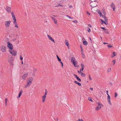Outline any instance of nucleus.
Instances as JSON below:
<instances>
[{
  "mask_svg": "<svg viewBox=\"0 0 121 121\" xmlns=\"http://www.w3.org/2000/svg\"><path fill=\"white\" fill-rule=\"evenodd\" d=\"M33 80V78L32 77H30L28 78L26 81V84L24 88H26L30 86L32 84Z\"/></svg>",
  "mask_w": 121,
  "mask_h": 121,
  "instance_id": "nucleus-1",
  "label": "nucleus"
},
{
  "mask_svg": "<svg viewBox=\"0 0 121 121\" xmlns=\"http://www.w3.org/2000/svg\"><path fill=\"white\" fill-rule=\"evenodd\" d=\"M11 22L9 20L5 21L4 22V24L5 27L6 28H8L10 27Z\"/></svg>",
  "mask_w": 121,
  "mask_h": 121,
  "instance_id": "nucleus-2",
  "label": "nucleus"
},
{
  "mask_svg": "<svg viewBox=\"0 0 121 121\" xmlns=\"http://www.w3.org/2000/svg\"><path fill=\"white\" fill-rule=\"evenodd\" d=\"M9 53L13 56H15L17 54V51L13 49L11 50H9Z\"/></svg>",
  "mask_w": 121,
  "mask_h": 121,
  "instance_id": "nucleus-3",
  "label": "nucleus"
},
{
  "mask_svg": "<svg viewBox=\"0 0 121 121\" xmlns=\"http://www.w3.org/2000/svg\"><path fill=\"white\" fill-rule=\"evenodd\" d=\"M14 60L13 58L11 56H9L8 57V61L9 63L11 65H13V61Z\"/></svg>",
  "mask_w": 121,
  "mask_h": 121,
  "instance_id": "nucleus-4",
  "label": "nucleus"
},
{
  "mask_svg": "<svg viewBox=\"0 0 121 121\" xmlns=\"http://www.w3.org/2000/svg\"><path fill=\"white\" fill-rule=\"evenodd\" d=\"M0 50L3 52H5L7 51V48L6 46L2 45L0 47Z\"/></svg>",
  "mask_w": 121,
  "mask_h": 121,
  "instance_id": "nucleus-5",
  "label": "nucleus"
},
{
  "mask_svg": "<svg viewBox=\"0 0 121 121\" xmlns=\"http://www.w3.org/2000/svg\"><path fill=\"white\" fill-rule=\"evenodd\" d=\"M7 47L9 49V50L13 49V46L12 44L9 42H8L7 43Z\"/></svg>",
  "mask_w": 121,
  "mask_h": 121,
  "instance_id": "nucleus-6",
  "label": "nucleus"
},
{
  "mask_svg": "<svg viewBox=\"0 0 121 121\" xmlns=\"http://www.w3.org/2000/svg\"><path fill=\"white\" fill-rule=\"evenodd\" d=\"M102 17L104 19V24L106 25H107L108 24L107 22L108 21V19L105 16L102 15Z\"/></svg>",
  "mask_w": 121,
  "mask_h": 121,
  "instance_id": "nucleus-7",
  "label": "nucleus"
},
{
  "mask_svg": "<svg viewBox=\"0 0 121 121\" xmlns=\"http://www.w3.org/2000/svg\"><path fill=\"white\" fill-rule=\"evenodd\" d=\"M97 104H98V106L95 108L96 110H98L100 109L102 106V104L99 102L97 103Z\"/></svg>",
  "mask_w": 121,
  "mask_h": 121,
  "instance_id": "nucleus-8",
  "label": "nucleus"
},
{
  "mask_svg": "<svg viewBox=\"0 0 121 121\" xmlns=\"http://www.w3.org/2000/svg\"><path fill=\"white\" fill-rule=\"evenodd\" d=\"M107 99L108 101V103L110 105H112V103L111 102V98L110 97L108 93H107Z\"/></svg>",
  "mask_w": 121,
  "mask_h": 121,
  "instance_id": "nucleus-9",
  "label": "nucleus"
},
{
  "mask_svg": "<svg viewBox=\"0 0 121 121\" xmlns=\"http://www.w3.org/2000/svg\"><path fill=\"white\" fill-rule=\"evenodd\" d=\"M5 9L7 13H10L11 12V8L10 7L7 6L5 8Z\"/></svg>",
  "mask_w": 121,
  "mask_h": 121,
  "instance_id": "nucleus-10",
  "label": "nucleus"
},
{
  "mask_svg": "<svg viewBox=\"0 0 121 121\" xmlns=\"http://www.w3.org/2000/svg\"><path fill=\"white\" fill-rule=\"evenodd\" d=\"M90 4L92 8L95 7L97 6V4L95 2H91Z\"/></svg>",
  "mask_w": 121,
  "mask_h": 121,
  "instance_id": "nucleus-11",
  "label": "nucleus"
},
{
  "mask_svg": "<svg viewBox=\"0 0 121 121\" xmlns=\"http://www.w3.org/2000/svg\"><path fill=\"white\" fill-rule=\"evenodd\" d=\"M11 15L12 16V19L13 21L16 20V18L13 12H11Z\"/></svg>",
  "mask_w": 121,
  "mask_h": 121,
  "instance_id": "nucleus-12",
  "label": "nucleus"
},
{
  "mask_svg": "<svg viewBox=\"0 0 121 121\" xmlns=\"http://www.w3.org/2000/svg\"><path fill=\"white\" fill-rule=\"evenodd\" d=\"M28 73H26L23 75L22 77V79L23 80H25L26 79V78L28 76Z\"/></svg>",
  "mask_w": 121,
  "mask_h": 121,
  "instance_id": "nucleus-13",
  "label": "nucleus"
},
{
  "mask_svg": "<svg viewBox=\"0 0 121 121\" xmlns=\"http://www.w3.org/2000/svg\"><path fill=\"white\" fill-rule=\"evenodd\" d=\"M13 23L15 27L17 28H19V26L17 22V20L13 21Z\"/></svg>",
  "mask_w": 121,
  "mask_h": 121,
  "instance_id": "nucleus-14",
  "label": "nucleus"
},
{
  "mask_svg": "<svg viewBox=\"0 0 121 121\" xmlns=\"http://www.w3.org/2000/svg\"><path fill=\"white\" fill-rule=\"evenodd\" d=\"M47 36L48 37V39L51 40V41H52L53 42L55 43V41L53 39V38L51 37L49 35H47Z\"/></svg>",
  "mask_w": 121,
  "mask_h": 121,
  "instance_id": "nucleus-15",
  "label": "nucleus"
},
{
  "mask_svg": "<svg viewBox=\"0 0 121 121\" xmlns=\"http://www.w3.org/2000/svg\"><path fill=\"white\" fill-rule=\"evenodd\" d=\"M46 98V96L43 95L42 97V102L43 103H44L45 101V100Z\"/></svg>",
  "mask_w": 121,
  "mask_h": 121,
  "instance_id": "nucleus-16",
  "label": "nucleus"
},
{
  "mask_svg": "<svg viewBox=\"0 0 121 121\" xmlns=\"http://www.w3.org/2000/svg\"><path fill=\"white\" fill-rule=\"evenodd\" d=\"M111 7L113 9L114 11H115V7L114 5L113 4V3H112L111 4Z\"/></svg>",
  "mask_w": 121,
  "mask_h": 121,
  "instance_id": "nucleus-17",
  "label": "nucleus"
},
{
  "mask_svg": "<svg viewBox=\"0 0 121 121\" xmlns=\"http://www.w3.org/2000/svg\"><path fill=\"white\" fill-rule=\"evenodd\" d=\"M22 90H21L20 91V92L19 93L18 95L17 96V98H19L20 97L21 95L22 94Z\"/></svg>",
  "mask_w": 121,
  "mask_h": 121,
  "instance_id": "nucleus-18",
  "label": "nucleus"
},
{
  "mask_svg": "<svg viewBox=\"0 0 121 121\" xmlns=\"http://www.w3.org/2000/svg\"><path fill=\"white\" fill-rule=\"evenodd\" d=\"M83 43V44L85 45H86L87 44V41H85V39L84 38H82Z\"/></svg>",
  "mask_w": 121,
  "mask_h": 121,
  "instance_id": "nucleus-19",
  "label": "nucleus"
},
{
  "mask_svg": "<svg viewBox=\"0 0 121 121\" xmlns=\"http://www.w3.org/2000/svg\"><path fill=\"white\" fill-rule=\"evenodd\" d=\"M65 44L69 48V44L68 41L67 40H65Z\"/></svg>",
  "mask_w": 121,
  "mask_h": 121,
  "instance_id": "nucleus-20",
  "label": "nucleus"
},
{
  "mask_svg": "<svg viewBox=\"0 0 121 121\" xmlns=\"http://www.w3.org/2000/svg\"><path fill=\"white\" fill-rule=\"evenodd\" d=\"M52 19L53 20L54 23L55 24H56L57 23V20L55 18L53 17H52Z\"/></svg>",
  "mask_w": 121,
  "mask_h": 121,
  "instance_id": "nucleus-21",
  "label": "nucleus"
},
{
  "mask_svg": "<svg viewBox=\"0 0 121 121\" xmlns=\"http://www.w3.org/2000/svg\"><path fill=\"white\" fill-rule=\"evenodd\" d=\"M74 65L76 67H78V65H77L78 63L77 62V61H75L73 63Z\"/></svg>",
  "mask_w": 121,
  "mask_h": 121,
  "instance_id": "nucleus-22",
  "label": "nucleus"
},
{
  "mask_svg": "<svg viewBox=\"0 0 121 121\" xmlns=\"http://www.w3.org/2000/svg\"><path fill=\"white\" fill-rule=\"evenodd\" d=\"M74 82L75 83L77 84L78 86H81V84L80 83L78 82L77 81H75Z\"/></svg>",
  "mask_w": 121,
  "mask_h": 121,
  "instance_id": "nucleus-23",
  "label": "nucleus"
},
{
  "mask_svg": "<svg viewBox=\"0 0 121 121\" xmlns=\"http://www.w3.org/2000/svg\"><path fill=\"white\" fill-rule=\"evenodd\" d=\"M71 62L73 63L75 61V58L74 57H72L71 59Z\"/></svg>",
  "mask_w": 121,
  "mask_h": 121,
  "instance_id": "nucleus-24",
  "label": "nucleus"
},
{
  "mask_svg": "<svg viewBox=\"0 0 121 121\" xmlns=\"http://www.w3.org/2000/svg\"><path fill=\"white\" fill-rule=\"evenodd\" d=\"M116 52H113V54L111 56L112 57H114V56H116V54H115Z\"/></svg>",
  "mask_w": 121,
  "mask_h": 121,
  "instance_id": "nucleus-25",
  "label": "nucleus"
},
{
  "mask_svg": "<svg viewBox=\"0 0 121 121\" xmlns=\"http://www.w3.org/2000/svg\"><path fill=\"white\" fill-rule=\"evenodd\" d=\"M81 54L82 57L83 58H85V56L84 53H82Z\"/></svg>",
  "mask_w": 121,
  "mask_h": 121,
  "instance_id": "nucleus-26",
  "label": "nucleus"
},
{
  "mask_svg": "<svg viewBox=\"0 0 121 121\" xmlns=\"http://www.w3.org/2000/svg\"><path fill=\"white\" fill-rule=\"evenodd\" d=\"M80 73H81V76L82 77H84L85 76V74L83 73V72H80Z\"/></svg>",
  "mask_w": 121,
  "mask_h": 121,
  "instance_id": "nucleus-27",
  "label": "nucleus"
},
{
  "mask_svg": "<svg viewBox=\"0 0 121 121\" xmlns=\"http://www.w3.org/2000/svg\"><path fill=\"white\" fill-rule=\"evenodd\" d=\"M5 103L6 105H7V101L8 100V99L7 98H6L5 99Z\"/></svg>",
  "mask_w": 121,
  "mask_h": 121,
  "instance_id": "nucleus-28",
  "label": "nucleus"
},
{
  "mask_svg": "<svg viewBox=\"0 0 121 121\" xmlns=\"http://www.w3.org/2000/svg\"><path fill=\"white\" fill-rule=\"evenodd\" d=\"M102 13L103 15L104 16H105L106 15V12L104 11L102 12Z\"/></svg>",
  "mask_w": 121,
  "mask_h": 121,
  "instance_id": "nucleus-29",
  "label": "nucleus"
},
{
  "mask_svg": "<svg viewBox=\"0 0 121 121\" xmlns=\"http://www.w3.org/2000/svg\"><path fill=\"white\" fill-rule=\"evenodd\" d=\"M111 70V68H108L107 70V71L108 72H110Z\"/></svg>",
  "mask_w": 121,
  "mask_h": 121,
  "instance_id": "nucleus-30",
  "label": "nucleus"
},
{
  "mask_svg": "<svg viewBox=\"0 0 121 121\" xmlns=\"http://www.w3.org/2000/svg\"><path fill=\"white\" fill-rule=\"evenodd\" d=\"M81 66L82 68L84 69V66L83 64H81Z\"/></svg>",
  "mask_w": 121,
  "mask_h": 121,
  "instance_id": "nucleus-31",
  "label": "nucleus"
},
{
  "mask_svg": "<svg viewBox=\"0 0 121 121\" xmlns=\"http://www.w3.org/2000/svg\"><path fill=\"white\" fill-rule=\"evenodd\" d=\"M88 99L90 101H91V102H93V100L90 97H88Z\"/></svg>",
  "mask_w": 121,
  "mask_h": 121,
  "instance_id": "nucleus-32",
  "label": "nucleus"
},
{
  "mask_svg": "<svg viewBox=\"0 0 121 121\" xmlns=\"http://www.w3.org/2000/svg\"><path fill=\"white\" fill-rule=\"evenodd\" d=\"M112 64H113V65H114L116 62L115 60H113L112 61Z\"/></svg>",
  "mask_w": 121,
  "mask_h": 121,
  "instance_id": "nucleus-33",
  "label": "nucleus"
},
{
  "mask_svg": "<svg viewBox=\"0 0 121 121\" xmlns=\"http://www.w3.org/2000/svg\"><path fill=\"white\" fill-rule=\"evenodd\" d=\"M76 78L79 82H80L81 81V79L79 78L78 77H77Z\"/></svg>",
  "mask_w": 121,
  "mask_h": 121,
  "instance_id": "nucleus-34",
  "label": "nucleus"
},
{
  "mask_svg": "<svg viewBox=\"0 0 121 121\" xmlns=\"http://www.w3.org/2000/svg\"><path fill=\"white\" fill-rule=\"evenodd\" d=\"M45 90L46 91L44 93V95H43L46 96L47 94V91L46 89Z\"/></svg>",
  "mask_w": 121,
  "mask_h": 121,
  "instance_id": "nucleus-35",
  "label": "nucleus"
},
{
  "mask_svg": "<svg viewBox=\"0 0 121 121\" xmlns=\"http://www.w3.org/2000/svg\"><path fill=\"white\" fill-rule=\"evenodd\" d=\"M98 13L99 14L100 16H102V15H103L102 14V13L100 12H99Z\"/></svg>",
  "mask_w": 121,
  "mask_h": 121,
  "instance_id": "nucleus-36",
  "label": "nucleus"
},
{
  "mask_svg": "<svg viewBox=\"0 0 121 121\" xmlns=\"http://www.w3.org/2000/svg\"><path fill=\"white\" fill-rule=\"evenodd\" d=\"M87 31L88 32H91L90 29L88 27L87 28Z\"/></svg>",
  "mask_w": 121,
  "mask_h": 121,
  "instance_id": "nucleus-37",
  "label": "nucleus"
},
{
  "mask_svg": "<svg viewBox=\"0 0 121 121\" xmlns=\"http://www.w3.org/2000/svg\"><path fill=\"white\" fill-rule=\"evenodd\" d=\"M107 30H105L104 31V32L106 34H108L109 33L107 31Z\"/></svg>",
  "mask_w": 121,
  "mask_h": 121,
  "instance_id": "nucleus-38",
  "label": "nucleus"
},
{
  "mask_svg": "<svg viewBox=\"0 0 121 121\" xmlns=\"http://www.w3.org/2000/svg\"><path fill=\"white\" fill-rule=\"evenodd\" d=\"M107 46L108 47V48H111V47H112V46L111 45H110V44H108Z\"/></svg>",
  "mask_w": 121,
  "mask_h": 121,
  "instance_id": "nucleus-39",
  "label": "nucleus"
},
{
  "mask_svg": "<svg viewBox=\"0 0 121 121\" xmlns=\"http://www.w3.org/2000/svg\"><path fill=\"white\" fill-rule=\"evenodd\" d=\"M100 28H101V29H103V30H108L107 29H105V28H104V27H100Z\"/></svg>",
  "mask_w": 121,
  "mask_h": 121,
  "instance_id": "nucleus-40",
  "label": "nucleus"
},
{
  "mask_svg": "<svg viewBox=\"0 0 121 121\" xmlns=\"http://www.w3.org/2000/svg\"><path fill=\"white\" fill-rule=\"evenodd\" d=\"M59 6H63L62 5H60V4H58V5L55 6V7H59Z\"/></svg>",
  "mask_w": 121,
  "mask_h": 121,
  "instance_id": "nucleus-41",
  "label": "nucleus"
},
{
  "mask_svg": "<svg viewBox=\"0 0 121 121\" xmlns=\"http://www.w3.org/2000/svg\"><path fill=\"white\" fill-rule=\"evenodd\" d=\"M20 59L21 60H23V58L21 56H20Z\"/></svg>",
  "mask_w": 121,
  "mask_h": 121,
  "instance_id": "nucleus-42",
  "label": "nucleus"
},
{
  "mask_svg": "<svg viewBox=\"0 0 121 121\" xmlns=\"http://www.w3.org/2000/svg\"><path fill=\"white\" fill-rule=\"evenodd\" d=\"M60 63L62 67H63L64 65H63V62H61V61H60Z\"/></svg>",
  "mask_w": 121,
  "mask_h": 121,
  "instance_id": "nucleus-43",
  "label": "nucleus"
},
{
  "mask_svg": "<svg viewBox=\"0 0 121 121\" xmlns=\"http://www.w3.org/2000/svg\"><path fill=\"white\" fill-rule=\"evenodd\" d=\"M100 20H101V24H103V23H104V21H103V20L102 19H100Z\"/></svg>",
  "mask_w": 121,
  "mask_h": 121,
  "instance_id": "nucleus-44",
  "label": "nucleus"
},
{
  "mask_svg": "<svg viewBox=\"0 0 121 121\" xmlns=\"http://www.w3.org/2000/svg\"><path fill=\"white\" fill-rule=\"evenodd\" d=\"M115 98H116L117 97V96L118 95H117V93L116 92H115Z\"/></svg>",
  "mask_w": 121,
  "mask_h": 121,
  "instance_id": "nucleus-45",
  "label": "nucleus"
},
{
  "mask_svg": "<svg viewBox=\"0 0 121 121\" xmlns=\"http://www.w3.org/2000/svg\"><path fill=\"white\" fill-rule=\"evenodd\" d=\"M89 79L90 80H92V79H91V77L90 76V75H89Z\"/></svg>",
  "mask_w": 121,
  "mask_h": 121,
  "instance_id": "nucleus-46",
  "label": "nucleus"
},
{
  "mask_svg": "<svg viewBox=\"0 0 121 121\" xmlns=\"http://www.w3.org/2000/svg\"><path fill=\"white\" fill-rule=\"evenodd\" d=\"M57 59L59 61H61V59H60L59 57L57 58Z\"/></svg>",
  "mask_w": 121,
  "mask_h": 121,
  "instance_id": "nucleus-47",
  "label": "nucleus"
},
{
  "mask_svg": "<svg viewBox=\"0 0 121 121\" xmlns=\"http://www.w3.org/2000/svg\"><path fill=\"white\" fill-rule=\"evenodd\" d=\"M77 121H83L82 120V119H79L78 120H77Z\"/></svg>",
  "mask_w": 121,
  "mask_h": 121,
  "instance_id": "nucleus-48",
  "label": "nucleus"
},
{
  "mask_svg": "<svg viewBox=\"0 0 121 121\" xmlns=\"http://www.w3.org/2000/svg\"><path fill=\"white\" fill-rule=\"evenodd\" d=\"M73 21V22H75V23H76L78 22V21L77 20H75L74 21Z\"/></svg>",
  "mask_w": 121,
  "mask_h": 121,
  "instance_id": "nucleus-49",
  "label": "nucleus"
},
{
  "mask_svg": "<svg viewBox=\"0 0 121 121\" xmlns=\"http://www.w3.org/2000/svg\"><path fill=\"white\" fill-rule=\"evenodd\" d=\"M73 75L74 76L76 77V78H77V77H78L77 76V75L76 74H73Z\"/></svg>",
  "mask_w": 121,
  "mask_h": 121,
  "instance_id": "nucleus-50",
  "label": "nucleus"
},
{
  "mask_svg": "<svg viewBox=\"0 0 121 121\" xmlns=\"http://www.w3.org/2000/svg\"><path fill=\"white\" fill-rule=\"evenodd\" d=\"M81 53H84L83 48L81 49Z\"/></svg>",
  "mask_w": 121,
  "mask_h": 121,
  "instance_id": "nucleus-51",
  "label": "nucleus"
},
{
  "mask_svg": "<svg viewBox=\"0 0 121 121\" xmlns=\"http://www.w3.org/2000/svg\"><path fill=\"white\" fill-rule=\"evenodd\" d=\"M84 69L81 68L80 69V72H82V71H83Z\"/></svg>",
  "mask_w": 121,
  "mask_h": 121,
  "instance_id": "nucleus-52",
  "label": "nucleus"
},
{
  "mask_svg": "<svg viewBox=\"0 0 121 121\" xmlns=\"http://www.w3.org/2000/svg\"><path fill=\"white\" fill-rule=\"evenodd\" d=\"M86 13L87 14H89V15H90V13H89V12L88 11H87L86 12Z\"/></svg>",
  "mask_w": 121,
  "mask_h": 121,
  "instance_id": "nucleus-53",
  "label": "nucleus"
},
{
  "mask_svg": "<svg viewBox=\"0 0 121 121\" xmlns=\"http://www.w3.org/2000/svg\"><path fill=\"white\" fill-rule=\"evenodd\" d=\"M88 26H89V27H91V25H90V24H88Z\"/></svg>",
  "mask_w": 121,
  "mask_h": 121,
  "instance_id": "nucleus-54",
  "label": "nucleus"
},
{
  "mask_svg": "<svg viewBox=\"0 0 121 121\" xmlns=\"http://www.w3.org/2000/svg\"><path fill=\"white\" fill-rule=\"evenodd\" d=\"M32 76L33 77H34L35 76V74L34 73H33V74H32Z\"/></svg>",
  "mask_w": 121,
  "mask_h": 121,
  "instance_id": "nucleus-55",
  "label": "nucleus"
},
{
  "mask_svg": "<svg viewBox=\"0 0 121 121\" xmlns=\"http://www.w3.org/2000/svg\"><path fill=\"white\" fill-rule=\"evenodd\" d=\"M69 19H73V18L71 17H70L69 16V17H68Z\"/></svg>",
  "mask_w": 121,
  "mask_h": 121,
  "instance_id": "nucleus-56",
  "label": "nucleus"
},
{
  "mask_svg": "<svg viewBox=\"0 0 121 121\" xmlns=\"http://www.w3.org/2000/svg\"><path fill=\"white\" fill-rule=\"evenodd\" d=\"M108 44V43H107L103 42V44Z\"/></svg>",
  "mask_w": 121,
  "mask_h": 121,
  "instance_id": "nucleus-57",
  "label": "nucleus"
},
{
  "mask_svg": "<svg viewBox=\"0 0 121 121\" xmlns=\"http://www.w3.org/2000/svg\"><path fill=\"white\" fill-rule=\"evenodd\" d=\"M90 89L91 91H92L93 90V88H90Z\"/></svg>",
  "mask_w": 121,
  "mask_h": 121,
  "instance_id": "nucleus-58",
  "label": "nucleus"
},
{
  "mask_svg": "<svg viewBox=\"0 0 121 121\" xmlns=\"http://www.w3.org/2000/svg\"><path fill=\"white\" fill-rule=\"evenodd\" d=\"M66 17H69V16L68 15H66Z\"/></svg>",
  "mask_w": 121,
  "mask_h": 121,
  "instance_id": "nucleus-59",
  "label": "nucleus"
},
{
  "mask_svg": "<svg viewBox=\"0 0 121 121\" xmlns=\"http://www.w3.org/2000/svg\"><path fill=\"white\" fill-rule=\"evenodd\" d=\"M16 40V39H13V40L14 41H15Z\"/></svg>",
  "mask_w": 121,
  "mask_h": 121,
  "instance_id": "nucleus-60",
  "label": "nucleus"
},
{
  "mask_svg": "<svg viewBox=\"0 0 121 121\" xmlns=\"http://www.w3.org/2000/svg\"><path fill=\"white\" fill-rule=\"evenodd\" d=\"M80 48H81V49H82V46L80 45Z\"/></svg>",
  "mask_w": 121,
  "mask_h": 121,
  "instance_id": "nucleus-61",
  "label": "nucleus"
},
{
  "mask_svg": "<svg viewBox=\"0 0 121 121\" xmlns=\"http://www.w3.org/2000/svg\"><path fill=\"white\" fill-rule=\"evenodd\" d=\"M69 7H70V8H71L72 7V6L71 5H70L69 6Z\"/></svg>",
  "mask_w": 121,
  "mask_h": 121,
  "instance_id": "nucleus-62",
  "label": "nucleus"
},
{
  "mask_svg": "<svg viewBox=\"0 0 121 121\" xmlns=\"http://www.w3.org/2000/svg\"><path fill=\"white\" fill-rule=\"evenodd\" d=\"M78 73H80V71H78Z\"/></svg>",
  "mask_w": 121,
  "mask_h": 121,
  "instance_id": "nucleus-63",
  "label": "nucleus"
},
{
  "mask_svg": "<svg viewBox=\"0 0 121 121\" xmlns=\"http://www.w3.org/2000/svg\"><path fill=\"white\" fill-rule=\"evenodd\" d=\"M56 57H57V59L59 58V57L57 55H56Z\"/></svg>",
  "mask_w": 121,
  "mask_h": 121,
  "instance_id": "nucleus-64",
  "label": "nucleus"
}]
</instances>
